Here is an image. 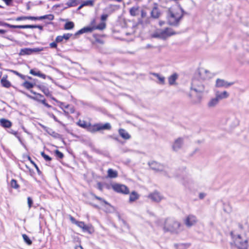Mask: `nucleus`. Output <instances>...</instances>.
Instances as JSON below:
<instances>
[{"mask_svg": "<svg viewBox=\"0 0 249 249\" xmlns=\"http://www.w3.org/2000/svg\"><path fill=\"white\" fill-rule=\"evenodd\" d=\"M183 16L182 8L178 5H175L168 10L167 19L170 25L177 24Z\"/></svg>", "mask_w": 249, "mask_h": 249, "instance_id": "obj_1", "label": "nucleus"}, {"mask_svg": "<svg viewBox=\"0 0 249 249\" xmlns=\"http://www.w3.org/2000/svg\"><path fill=\"white\" fill-rule=\"evenodd\" d=\"M233 242L235 246L239 249H247L248 247V239L244 233H237L235 232L231 233Z\"/></svg>", "mask_w": 249, "mask_h": 249, "instance_id": "obj_2", "label": "nucleus"}, {"mask_svg": "<svg viewBox=\"0 0 249 249\" xmlns=\"http://www.w3.org/2000/svg\"><path fill=\"white\" fill-rule=\"evenodd\" d=\"M165 231L178 233L180 231V223L173 218L166 219L163 225Z\"/></svg>", "mask_w": 249, "mask_h": 249, "instance_id": "obj_3", "label": "nucleus"}, {"mask_svg": "<svg viewBox=\"0 0 249 249\" xmlns=\"http://www.w3.org/2000/svg\"><path fill=\"white\" fill-rule=\"evenodd\" d=\"M175 33L171 29L166 28L165 30L157 29L152 34V36L154 37L165 39L167 37L173 35Z\"/></svg>", "mask_w": 249, "mask_h": 249, "instance_id": "obj_4", "label": "nucleus"}, {"mask_svg": "<svg viewBox=\"0 0 249 249\" xmlns=\"http://www.w3.org/2000/svg\"><path fill=\"white\" fill-rule=\"evenodd\" d=\"M192 89L196 92H202L204 90V87L200 81L196 79H194L192 82Z\"/></svg>", "mask_w": 249, "mask_h": 249, "instance_id": "obj_5", "label": "nucleus"}, {"mask_svg": "<svg viewBox=\"0 0 249 249\" xmlns=\"http://www.w3.org/2000/svg\"><path fill=\"white\" fill-rule=\"evenodd\" d=\"M113 190L118 193H122L125 194H127L129 192L128 188L124 185L121 184H114L112 186Z\"/></svg>", "mask_w": 249, "mask_h": 249, "instance_id": "obj_6", "label": "nucleus"}, {"mask_svg": "<svg viewBox=\"0 0 249 249\" xmlns=\"http://www.w3.org/2000/svg\"><path fill=\"white\" fill-rule=\"evenodd\" d=\"M183 145V139L179 138L175 140L172 145L173 150L175 151H178L180 149Z\"/></svg>", "mask_w": 249, "mask_h": 249, "instance_id": "obj_7", "label": "nucleus"}, {"mask_svg": "<svg viewBox=\"0 0 249 249\" xmlns=\"http://www.w3.org/2000/svg\"><path fill=\"white\" fill-rule=\"evenodd\" d=\"M76 225L81 228L84 231H87L90 233L93 231V228L90 225H86L82 221H78Z\"/></svg>", "mask_w": 249, "mask_h": 249, "instance_id": "obj_8", "label": "nucleus"}, {"mask_svg": "<svg viewBox=\"0 0 249 249\" xmlns=\"http://www.w3.org/2000/svg\"><path fill=\"white\" fill-rule=\"evenodd\" d=\"M197 222L196 217L193 215H189L184 220V223L188 227L195 225Z\"/></svg>", "mask_w": 249, "mask_h": 249, "instance_id": "obj_9", "label": "nucleus"}, {"mask_svg": "<svg viewBox=\"0 0 249 249\" xmlns=\"http://www.w3.org/2000/svg\"><path fill=\"white\" fill-rule=\"evenodd\" d=\"M232 84L233 83H229L223 79H217L216 81L215 86L217 88H227Z\"/></svg>", "mask_w": 249, "mask_h": 249, "instance_id": "obj_10", "label": "nucleus"}, {"mask_svg": "<svg viewBox=\"0 0 249 249\" xmlns=\"http://www.w3.org/2000/svg\"><path fill=\"white\" fill-rule=\"evenodd\" d=\"M149 165L150 168L157 171H162L163 169V165L157 163L155 161H151L149 163Z\"/></svg>", "mask_w": 249, "mask_h": 249, "instance_id": "obj_11", "label": "nucleus"}, {"mask_svg": "<svg viewBox=\"0 0 249 249\" xmlns=\"http://www.w3.org/2000/svg\"><path fill=\"white\" fill-rule=\"evenodd\" d=\"M229 97V93L226 91L222 92L217 91L215 93V97L218 101L228 98Z\"/></svg>", "mask_w": 249, "mask_h": 249, "instance_id": "obj_12", "label": "nucleus"}, {"mask_svg": "<svg viewBox=\"0 0 249 249\" xmlns=\"http://www.w3.org/2000/svg\"><path fill=\"white\" fill-rule=\"evenodd\" d=\"M93 30H94L93 25L85 27L79 30L78 32H77L75 33V35L78 36V35H79L80 34H84L85 33L91 32Z\"/></svg>", "mask_w": 249, "mask_h": 249, "instance_id": "obj_13", "label": "nucleus"}, {"mask_svg": "<svg viewBox=\"0 0 249 249\" xmlns=\"http://www.w3.org/2000/svg\"><path fill=\"white\" fill-rule=\"evenodd\" d=\"M8 76L5 75L2 77L0 80L2 86L5 88H9L11 86V84L9 81L7 80Z\"/></svg>", "mask_w": 249, "mask_h": 249, "instance_id": "obj_14", "label": "nucleus"}, {"mask_svg": "<svg viewBox=\"0 0 249 249\" xmlns=\"http://www.w3.org/2000/svg\"><path fill=\"white\" fill-rule=\"evenodd\" d=\"M88 130L92 133L100 131L101 130L100 124H97L93 125H91L89 123Z\"/></svg>", "mask_w": 249, "mask_h": 249, "instance_id": "obj_15", "label": "nucleus"}, {"mask_svg": "<svg viewBox=\"0 0 249 249\" xmlns=\"http://www.w3.org/2000/svg\"><path fill=\"white\" fill-rule=\"evenodd\" d=\"M219 101L215 97L214 98H212L208 103L207 106L209 108H213L215 107L218 104Z\"/></svg>", "mask_w": 249, "mask_h": 249, "instance_id": "obj_16", "label": "nucleus"}, {"mask_svg": "<svg viewBox=\"0 0 249 249\" xmlns=\"http://www.w3.org/2000/svg\"><path fill=\"white\" fill-rule=\"evenodd\" d=\"M0 123L4 127L9 128L12 125V123L10 121L3 118L0 120Z\"/></svg>", "mask_w": 249, "mask_h": 249, "instance_id": "obj_17", "label": "nucleus"}, {"mask_svg": "<svg viewBox=\"0 0 249 249\" xmlns=\"http://www.w3.org/2000/svg\"><path fill=\"white\" fill-rule=\"evenodd\" d=\"M150 198L155 201L159 202L161 200L162 197L157 192L154 193L150 196Z\"/></svg>", "mask_w": 249, "mask_h": 249, "instance_id": "obj_18", "label": "nucleus"}, {"mask_svg": "<svg viewBox=\"0 0 249 249\" xmlns=\"http://www.w3.org/2000/svg\"><path fill=\"white\" fill-rule=\"evenodd\" d=\"M152 75H153L154 76H155L157 79H158L157 82L160 84L163 85L165 83V78L164 76L156 73H152Z\"/></svg>", "mask_w": 249, "mask_h": 249, "instance_id": "obj_19", "label": "nucleus"}, {"mask_svg": "<svg viewBox=\"0 0 249 249\" xmlns=\"http://www.w3.org/2000/svg\"><path fill=\"white\" fill-rule=\"evenodd\" d=\"M119 133L120 136L124 139H129L130 138V135L124 129H120Z\"/></svg>", "mask_w": 249, "mask_h": 249, "instance_id": "obj_20", "label": "nucleus"}, {"mask_svg": "<svg viewBox=\"0 0 249 249\" xmlns=\"http://www.w3.org/2000/svg\"><path fill=\"white\" fill-rule=\"evenodd\" d=\"M30 73L34 76L40 77L44 79L46 78V75L42 73L40 71H36L32 69L30 71Z\"/></svg>", "mask_w": 249, "mask_h": 249, "instance_id": "obj_21", "label": "nucleus"}, {"mask_svg": "<svg viewBox=\"0 0 249 249\" xmlns=\"http://www.w3.org/2000/svg\"><path fill=\"white\" fill-rule=\"evenodd\" d=\"M94 1L93 0H87L83 1L80 6L78 7V9H80L85 6H93L94 4Z\"/></svg>", "mask_w": 249, "mask_h": 249, "instance_id": "obj_22", "label": "nucleus"}, {"mask_svg": "<svg viewBox=\"0 0 249 249\" xmlns=\"http://www.w3.org/2000/svg\"><path fill=\"white\" fill-rule=\"evenodd\" d=\"M107 176L110 178H115L118 176V173L112 169H109L107 170Z\"/></svg>", "mask_w": 249, "mask_h": 249, "instance_id": "obj_23", "label": "nucleus"}, {"mask_svg": "<svg viewBox=\"0 0 249 249\" xmlns=\"http://www.w3.org/2000/svg\"><path fill=\"white\" fill-rule=\"evenodd\" d=\"M178 78V75L176 73L172 74L168 78V82L170 85H172L176 84V80Z\"/></svg>", "mask_w": 249, "mask_h": 249, "instance_id": "obj_24", "label": "nucleus"}, {"mask_svg": "<svg viewBox=\"0 0 249 249\" xmlns=\"http://www.w3.org/2000/svg\"><path fill=\"white\" fill-rule=\"evenodd\" d=\"M19 54L20 55L31 54V48H23L20 50Z\"/></svg>", "mask_w": 249, "mask_h": 249, "instance_id": "obj_25", "label": "nucleus"}, {"mask_svg": "<svg viewBox=\"0 0 249 249\" xmlns=\"http://www.w3.org/2000/svg\"><path fill=\"white\" fill-rule=\"evenodd\" d=\"M139 198V195L137 193L135 192H133L131 193L129 196V201H134L138 199Z\"/></svg>", "mask_w": 249, "mask_h": 249, "instance_id": "obj_26", "label": "nucleus"}, {"mask_svg": "<svg viewBox=\"0 0 249 249\" xmlns=\"http://www.w3.org/2000/svg\"><path fill=\"white\" fill-rule=\"evenodd\" d=\"M77 124L81 127L88 129L89 123H88L84 121L79 120Z\"/></svg>", "mask_w": 249, "mask_h": 249, "instance_id": "obj_27", "label": "nucleus"}, {"mask_svg": "<svg viewBox=\"0 0 249 249\" xmlns=\"http://www.w3.org/2000/svg\"><path fill=\"white\" fill-rule=\"evenodd\" d=\"M74 24L73 22L68 21L64 25V29L65 30H71L74 27Z\"/></svg>", "mask_w": 249, "mask_h": 249, "instance_id": "obj_28", "label": "nucleus"}, {"mask_svg": "<svg viewBox=\"0 0 249 249\" xmlns=\"http://www.w3.org/2000/svg\"><path fill=\"white\" fill-rule=\"evenodd\" d=\"M22 86L26 89H29L34 87V84L28 81H25Z\"/></svg>", "mask_w": 249, "mask_h": 249, "instance_id": "obj_29", "label": "nucleus"}, {"mask_svg": "<svg viewBox=\"0 0 249 249\" xmlns=\"http://www.w3.org/2000/svg\"><path fill=\"white\" fill-rule=\"evenodd\" d=\"M106 24L105 22H101L100 24L97 26L93 25L94 30H103L106 28Z\"/></svg>", "mask_w": 249, "mask_h": 249, "instance_id": "obj_30", "label": "nucleus"}, {"mask_svg": "<svg viewBox=\"0 0 249 249\" xmlns=\"http://www.w3.org/2000/svg\"><path fill=\"white\" fill-rule=\"evenodd\" d=\"M101 130L104 129L109 130L111 129V125L109 123H106L104 124H100Z\"/></svg>", "mask_w": 249, "mask_h": 249, "instance_id": "obj_31", "label": "nucleus"}, {"mask_svg": "<svg viewBox=\"0 0 249 249\" xmlns=\"http://www.w3.org/2000/svg\"><path fill=\"white\" fill-rule=\"evenodd\" d=\"M53 18H54V17L53 15H45V16L38 17V19H48L50 20H52L53 19Z\"/></svg>", "mask_w": 249, "mask_h": 249, "instance_id": "obj_32", "label": "nucleus"}, {"mask_svg": "<svg viewBox=\"0 0 249 249\" xmlns=\"http://www.w3.org/2000/svg\"><path fill=\"white\" fill-rule=\"evenodd\" d=\"M138 12V7H132L130 10V14L133 16H135L136 15H137Z\"/></svg>", "mask_w": 249, "mask_h": 249, "instance_id": "obj_33", "label": "nucleus"}, {"mask_svg": "<svg viewBox=\"0 0 249 249\" xmlns=\"http://www.w3.org/2000/svg\"><path fill=\"white\" fill-rule=\"evenodd\" d=\"M36 28V25H17V28Z\"/></svg>", "mask_w": 249, "mask_h": 249, "instance_id": "obj_34", "label": "nucleus"}, {"mask_svg": "<svg viewBox=\"0 0 249 249\" xmlns=\"http://www.w3.org/2000/svg\"><path fill=\"white\" fill-rule=\"evenodd\" d=\"M44 50L43 48H31V54L35 53H38L39 52L43 51Z\"/></svg>", "mask_w": 249, "mask_h": 249, "instance_id": "obj_35", "label": "nucleus"}, {"mask_svg": "<svg viewBox=\"0 0 249 249\" xmlns=\"http://www.w3.org/2000/svg\"><path fill=\"white\" fill-rule=\"evenodd\" d=\"M22 237H23V238L24 241L26 243H27V244L31 245L32 244L31 240L30 239V238L27 235L24 234L22 235Z\"/></svg>", "mask_w": 249, "mask_h": 249, "instance_id": "obj_36", "label": "nucleus"}, {"mask_svg": "<svg viewBox=\"0 0 249 249\" xmlns=\"http://www.w3.org/2000/svg\"><path fill=\"white\" fill-rule=\"evenodd\" d=\"M151 14L152 17H153L155 18H157L159 16V14L158 13V11L157 9H154L152 11Z\"/></svg>", "mask_w": 249, "mask_h": 249, "instance_id": "obj_37", "label": "nucleus"}, {"mask_svg": "<svg viewBox=\"0 0 249 249\" xmlns=\"http://www.w3.org/2000/svg\"><path fill=\"white\" fill-rule=\"evenodd\" d=\"M82 0H71L70 1V6H74L80 3Z\"/></svg>", "mask_w": 249, "mask_h": 249, "instance_id": "obj_38", "label": "nucleus"}, {"mask_svg": "<svg viewBox=\"0 0 249 249\" xmlns=\"http://www.w3.org/2000/svg\"><path fill=\"white\" fill-rule=\"evenodd\" d=\"M11 186L12 187L17 189L18 188L19 186L18 185L17 182L15 179H12L11 181Z\"/></svg>", "mask_w": 249, "mask_h": 249, "instance_id": "obj_39", "label": "nucleus"}, {"mask_svg": "<svg viewBox=\"0 0 249 249\" xmlns=\"http://www.w3.org/2000/svg\"><path fill=\"white\" fill-rule=\"evenodd\" d=\"M11 72H12L13 73H15V74H16L19 77H20L21 78H22V79H24L25 78V76L22 74H21L20 73H19V72H18V71H14V70H11L10 71Z\"/></svg>", "mask_w": 249, "mask_h": 249, "instance_id": "obj_40", "label": "nucleus"}, {"mask_svg": "<svg viewBox=\"0 0 249 249\" xmlns=\"http://www.w3.org/2000/svg\"><path fill=\"white\" fill-rule=\"evenodd\" d=\"M55 153L56 155L60 159H62L64 156L63 153L58 151V150H56L55 151Z\"/></svg>", "mask_w": 249, "mask_h": 249, "instance_id": "obj_41", "label": "nucleus"}, {"mask_svg": "<svg viewBox=\"0 0 249 249\" xmlns=\"http://www.w3.org/2000/svg\"><path fill=\"white\" fill-rule=\"evenodd\" d=\"M201 101V97L198 96L196 98V99H193L192 102L194 104H197L200 102Z\"/></svg>", "mask_w": 249, "mask_h": 249, "instance_id": "obj_42", "label": "nucleus"}, {"mask_svg": "<svg viewBox=\"0 0 249 249\" xmlns=\"http://www.w3.org/2000/svg\"><path fill=\"white\" fill-rule=\"evenodd\" d=\"M41 155L46 160H51V158L48 155L45 154L44 152H41Z\"/></svg>", "mask_w": 249, "mask_h": 249, "instance_id": "obj_43", "label": "nucleus"}, {"mask_svg": "<svg viewBox=\"0 0 249 249\" xmlns=\"http://www.w3.org/2000/svg\"><path fill=\"white\" fill-rule=\"evenodd\" d=\"M71 35H72L71 34H66L62 36L63 39H65V40H68L71 37Z\"/></svg>", "mask_w": 249, "mask_h": 249, "instance_id": "obj_44", "label": "nucleus"}, {"mask_svg": "<svg viewBox=\"0 0 249 249\" xmlns=\"http://www.w3.org/2000/svg\"><path fill=\"white\" fill-rule=\"evenodd\" d=\"M94 196L95 197V198L96 199L98 200L101 204H107V202L105 200L102 199V198L97 197V196Z\"/></svg>", "mask_w": 249, "mask_h": 249, "instance_id": "obj_45", "label": "nucleus"}, {"mask_svg": "<svg viewBox=\"0 0 249 249\" xmlns=\"http://www.w3.org/2000/svg\"><path fill=\"white\" fill-rule=\"evenodd\" d=\"M27 202H28V204L29 208H30L31 207V206H32V204H33V200H32V199H31V197H28L27 198Z\"/></svg>", "mask_w": 249, "mask_h": 249, "instance_id": "obj_46", "label": "nucleus"}, {"mask_svg": "<svg viewBox=\"0 0 249 249\" xmlns=\"http://www.w3.org/2000/svg\"><path fill=\"white\" fill-rule=\"evenodd\" d=\"M63 40V38L62 37V36H57L55 39L56 42H60L62 41Z\"/></svg>", "mask_w": 249, "mask_h": 249, "instance_id": "obj_47", "label": "nucleus"}, {"mask_svg": "<svg viewBox=\"0 0 249 249\" xmlns=\"http://www.w3.org/2000/svg\"><path fill=\"white\" fill-rule=\"evenodd\" d=\"M42 91L44 92V93L47 96H49L51 95L50 92L48 89H44L42 90Z\"/></svg>", "mask_w": 249, "mask_h": 249, "instance_id": "obj_48", "label": "nucleus"}, {"mask_svg": "<svg viewBox=\"0 0 249 249\" xmlns=\"http://www.w3.org/2000/svg\"><path fill=\"white\" fill-rule=\"evenodd\" d=\"M176 247L178 249H185V246L183 244L177 245Z\"/></svg>", "mask_w": 249, "mask_h": 249, "instance_id": "obj_49", "label": "nucleus"}, {"mask_svg": "<svg viewBox=\"0 0 249 249\" xmlns=\"http://www.w3.org/2000/svg\"><path fill=\"white\" fill-rule=\"evenodd\" d=\"M26 19H27V17H25V16L18 17L16 18L17 21H20V20H26Z\"/></svg>", "mask_w": 249, "mask_h": 249, "instance_id": "obj_50", "label": "nucleus"}, {"mask_svg": "<svg viewBox=\"0 0 249 249\" xmlns=\"http://www.w3.org/2000/svg\"><path fill=\"white\" fill-rule=\"evenodd\" d=\"M51 48H56L57 47V44L55 42H52L50 44Z\"/></svg>", "mask_w": 249, "mask_h": 249, "instance_id": "obj_51", "label": "nucleus"}, {"mask_svg": "<svg viewBox=\"0 0 249 249\" xmlns=\"http://www.w3.org/2000/svg\"><path fill=\"white\" fill-rule=\"evenodd\" d=\"M27 19L39 20L38 17H31V16L27 17Z\"/></svg>", "mask_w": 249, "mask_h": 249, "instance_id": "obj_52", "label": "nucleus"}, {"mask_svg": "<svg viewBox=\"0 0 249 249\" xmlns=\"http://www.w3.org/2000/svg\"><path fill=\"white\" fill-rule=\"evenodd\" d=\"M107 17H108V16L107 14H104V15H102L101 18V20L103 21L106 20L107 19Z\"/></svg>", "mask_w": 249, "mask_h": 249, "instance_id": "obj_53", "label": "nucleus"}, {"mask_svg": "<svg viewBox=\"0 0 249 249\" xmlns=\"http://www.w3.org/2000/svg\"><path fill=\"white\" fill-rule=\"evenodd\" d=\"M70 220L71 221V222L75 225L77 224V223L78 221H76L73 217L71 216L70 217Z\"/></svg>", "mask_w": 249, "mask_h": 249, "instance_id": "obj_54", "label": "nucleus"}, {"mask_svg": "<svg viewBox=\"0 0 249 249\" xmlns=\"http://www.w3.org/2000/svg\"><path fill=\"white\" fill-rule=\"evenodd\" d=\"M248 220V218H246V217L244 218L242 220V223L245 225H248L249 224Z\"/></svg>", "mask_w": 249, "mask_h": 249, "instance_id": "obj_55", "label": "nucleus"}, {"mask_svg": "<svg viewBox=\"0 0 249 249\" xmlns=\"http://www.w3.org/2000/svg\"><path fill=\"white\" fill-rule=\"evenodd\" d=\"M6 25L7 27H9L11 28H17V25H10L9 24H7Z\"/></svg>", "mask_w": 249, "mask_h": 249, "instance_id": "obj_56", "label": "nucleus"}, {"mask_svg": "<svg viewBox=\"0 0 249 249\" xmlns=\"http://www.w3.org/2000/svg\"><path fill=\"white\" fill-rule=\"evenodd\" d=\"M3 1H4L5 3L7 5H9L10 4L11 2L12 1V0H2Z\"/></svg>", "mask_w": 249, "mask_h": 249, "instance_id": "obj_57", "label": "nucleus"}, {"mask_svg": "<svg viewBox=\"0 0 249 249\" xmlns=\"http://www.w3.org/2000/svg\"><path fill=\"white\" fill-rule=\"evenodd\" d=\"M93 25H95V19H93L91 22V25L90 26H93Z\"/></svg>", "mask_w": 249, "mask_h": 249, "instance_id": "obj_58", "label": "nucleus"}, {"mask_svg": "<svg viewBox=\"0 0 249 249\" xmlns=\"http://www.w3.org/2000/svg\"><path fill=\"white\" fill-rule=\"evenodd\" d=\"M31 163L35 166V167L36 168V169H38V167L37 166L36 164L33 162V161H31Z\"/></svg>", "mask_w": 249, "mask_h": 249, "instance_id": "obj_59", "label": "nucleus"}, {"mask_svg": "<svg viewBox=\"0 0 249 249\" xmlns=\"http://www.w3.org/2000/svg\"><path fill=\"white\" fill-rule=\"evenodd\" d=\"M75 249H83V248L81 246H77L75 248Z\"/></svg>", "mask_w": 249, "mask_h": 249, "instance_id": "obj_60", "label": "nucleus"}, {"mask_svg": "<svg viewBox=\"0 0 249 249\" xmlns=\"http://www.w3.org/2000/svg\"><path fill=\"white\" fill-rule=\"evenodd\" d=\"M5 33V31L3 30H0V34H4Z\"/></svg>", "mask_w": 249, "mask_h": 249, "instance_id": "obj_61", "label": "nucleus"}, {"mask_svg": "<svg viewBox=\"0 0 249 249\" xmlns=\"http://www.w3.org/2000/svg\"><path fill=\"white\" fill-rule=\"evenodd\" d=\"M203 197H204V195H203V194H200V197L201 198H203Z\"/></svg>", "mask_w": 249, "mask_h": 249, "instance_id": "obj_62", "label": "nucleus"}, {"mask_svg": "<svg viewBox=\"0 0 249 249\" xmlns=\"http://www.w3.org/2000/svg\"><path fill=\"white\" fill-rule=\"evenodd\" d=\"M53 119H54L55 121H57V119L56 118V117H55L54 115H53Z\"/></svg>", "mask_w": 249, "mask_h": 249, "instance_id": "obj_63", "label": "nucleus"}, {"mask_svg": "<svg viewBox=\"0 0 249 249\" xmlns=\"http://www.w3.org/2000/svg\"><path fill=\"white\" fill-rule=\"evenodd\" d=\"M43 103L46 106H49L47 104H46L45 102L43 101H42Z\"/></svg>", "mask_w": 249, "mask_h": 249, "instance_id": "obj_64", "label": "nucleus"}]
</instances>
